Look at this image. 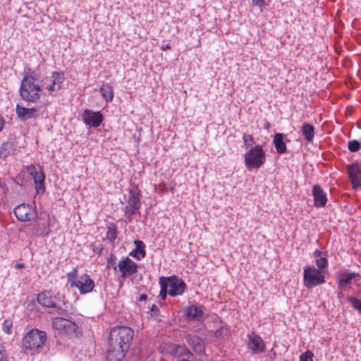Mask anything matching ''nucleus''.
<instances>
[{
  "mask_svg": "<svg viewBox=\"0 0 361 361\" xmlns=\"http://www.w3.org/2000/svg\"><path fill=\"white\" fill-rule=\"evenodd\" d=\"M82 118L86 125L97 128L103 120V116L100 112H92L89 109H85L82 114Z\"/></svg>",
  "mask_w": 361,
  "mask_h": 361,
  "instance_id": "obj_13",
  "label": "nucleus"
},
{
  "mask_svg": "<svg viewBox=\"0 0 361 361\" xmlns=\"http://www.w3.org/2000/svg\"><path fill=\"white\" fill-rule=\"evenodd\" d=\"M100 92H101L103 98L106 102H111L114 98L113 90H112L111 87L108 84L103 85L101 87Z\"/></svg>",
  "mask_w": 361,
  "mask_h": 361,
  "instance_id": "obj_26",
  "label": "nucleus"
},
{
  "mask_svg": "<svg viewBox=\"0 0 361 361\" xmlns=\"http://www.w3.org/2000/svg\"><path fill=\"white\" fill-rule=\"evenodd\" d=\"M301 133L305 140L308 142H312L314 137V127L308 123H303L301 128Z\"/></svg>",
  "mask_w": 361,
  "mask_h": 361,
  "instance_id": "obj_21",
  "label": "nucleus"
},
{
  "mask_svg": "<svg viewBox=\"0 0 361 361\" xmlns=\"http://www.w3.org/2000/svg\"><path fill=\"white\" fill-rule=\"evenodd\" d=\"M312 195L314 198V204L316 207H323L326 205L327 202V197L325 192L319 185H315L313 187Z\"/></svg>",
  "mask_w": 361,
  "mask_h": 361,
  "instance_id": "obj_18",
  "label": "nucleus"
},
{
  "mask_svg": "<svg viewBox=\"0 0 361 361\" xmlns=\"http://www.w3.org/2000/svg\"><path fill=\"white\" fill-rule=\"evenodd\" d=\"M37 230L36 231L37 233H39L41 235H47L49 233V227L47 226L45 224L42 225H37Z\"/></svg>",
  "mask_w": 361,
  "mask_h": 361,
  "instance_id": "obj_35",
  "label": "nucleus"
},
{
  "mask_svg": "<svg viewBox=\"0 0 361 361\" xmlns=\"http://www.w3.org/2000/svg\"><path fill=\"white\" fill-rule=\"evenodd\" d=\"M13 326V322L9 319H5L2 324L3 331L8 334L11 333V329Z\"/></svg>",
  "mask_w": 361,
  "mask_h": 361,
  "instance_id": "obj_34",
  "label": "nucleus"
},
{
  "mask_svg": "<svg viewBox=\"0 0 361 361\" xmlns=\"http://www.w3.org/2000/svg\"><path fill=\"white\" fill-rule=\"evenodd\" d=\"M185 314L189 319L199 321L203 317V307L198 305H191L186 308Z\"/></svg>",
  "mask_w": 361,
  "mask_h": 361,
  "instance_id": "obj_20",
  "label": "nucleus"
},
{
  "mask_svg": "<svg viewBox=\"0 0 361 361\" xmlns=\"http://www.w3.org/2000/svg\"><path fill=\"white\" fill-rule=\"evenodd\" d=\"M118 267L122 273V276L125 278L135 274L137 271V265L130 258L126 257L118 262Z\"/></svg>",
  "mask_w": 361,
  "mask_h": 361,
  "instance_id": "obj_14",
  "label": "nucleus"
},
{
  "mask_svg": "<svg viewBox=\"0 0 361 361\" xmlns=\"http://www.w3.org/2000/svg\"><path fill=\"white\" fill-rule=\"evenodd\" d=\"M348 174L353 186H361V165L353 163L348 166Z\"/></svg>",
  "mask_w": 361,
  "mask_h": 361,
  "instance_id": "obj_16",
  "label": "nucleus"
},
{
  "mask_svg": "<svg viewBox=\"0 0 361 361\" xmlns=\"http://www.w3.org/2000/svg\"><path fill=\"white\" fill-rule=\"evenodd\" d=\"M165 286L171 296L181 295L185 292V283L176 277H169L166 279Z\"/></svg>",
  "mask_w": 361,
  "mask_h": 361,
  "instance_id": "obj_7",
  "label": "nucleus"
},
{
  "mask_svg": "<svg viewBox=\"0 0 361 361\" xmlns=\"http://www.w3.org/2000/svg\"><path fill=\"white\" fill-rule=\"evenodd\" d=\"M246 343L247 348L255 354L260 353L265 349V345L262 338L253 331L247 334Z\"/></svg>",
  "mask_w": 361,
  "mask_h": 361,
  "instance_id": "obj_12",
  "label": "nucleus"
},
{
  "mask_svg": "<svg viewBox=\"0 0 361 361\" xmlns=\"http://www.w3.org/2000/svg\"><path fill=\"white\" fill-rule=\"evenodd\" d=\"M358 275L357 273L355 272H348L344 271L339 275L338 279V286L340 288H343L346 285H349L351 283L352 280Z\"/></svg>",
  "mask_w": 361,
  "mask_h": 361,
  "instance_id": "obj_22",
  "label": "nucleus"
},
{
  "mask_svg": "<svg viewBox=\"0 0 361 361\" xmlns=\"http://www.w3.org/2000/svg\"><path fill=\"white\" fill-rule=\"evenodd\" d=\"M348 301L354 309L361 313V300L355 297H349Z\"/></svg>",
  "mask_w": 361,
  "mask_h": 361,
  "instance_id": "obj_28",
  "label": "nucleus"
},
{
  "mask_svg": "<svg viewBox=\"0 0 361 361\" xmlns=\"http://www.w3.org/2000/svg\"><path fill=\"white\" fill-rule=\"evenodd\" d=\"M134 243L135 248L130 253V255L137 259H141L145 256V245L142 241L138 240H135Z\"/></svg>",
  "mask_w": 361,
  "mask_h": 361,
  "instance_id": "obj_23",
  "label": "nucleus"
},
{
  "mask_svg": "<svg viewBox=\"0 0 361 361\" xmlns=\"http://www.w3.org/2000/svg\"><path fill=\"white\" fill-rule=\"evenodd\" d=\"M13 152V145L11 142H4L0 147V158L6 159L8 155Z\"/></svg>",
  "mask_w": 361,
  "mask_h": 361,
  "instance_id": "obj_27",
  "label": "nucleus"
},
{
  "mask_svg": "<svg viewBox=\"0 0 361 361\" xmlns=\"http://www.w3.org/2000/svg\"><path fill=\"white\" fill-rule=\"evenodd\" d=\"M58 299L56 295H53L50 291H45L37 295V301L42 306L47 307H57Z\"/></svg>",
  "mask_w": 361,
  "mask_h": 361,
  "instance_id": "obj_17",
  "label": "nucleus"
},
{
  "mask_svg": "<svg viewBox=\"0 0 361 361\" xmlns=\"http://www.w3.org/2000/svg\"><path fill=\"white\" fill-rule=\"evenodd\" d=\"M313 353L311 351H307L302 353L300 357V361H313Z\"/></svg>",
  "mask_w": 361,
  "mask_h": 361,
  "instance_id": "obj_36",
  "label": "nucleus"
},
{
  "mask_svg": "<svg viewBox=\"0 0 361 361\" xmlns=\"http://www.w3.org/2000/svg\"><path fill=\"white\" fill-rule=\"evenodd\" d=\"M243 142L245 146L248 147L253 144V137L250 135H244L243 137Z\"/></svg>",
  "mask_w": 361,
  "mask_h": 361,
  "instance_id": "obj_37",
  "label": "nucleus"
},
{
  "mask_svg": "<svg viewBox=\"0 0 361 361\" xmlns=\"http://www.w3.org/2000/svg\"><path fill=\"white\" fill-rule=\"evenodd\" d=\"M47 340L44 331L38 329L30 330L23 339V348L25 351H30L32 354L38 353Z\"/></svg>",
  "mask_w": 361,
  "mask_h": 361,
  "instance_id": "obj_3",
  "label": "nucleus"
},
{
  "mask_svg": "<svg viewBox=\"0 0 361 361\" xmlns=\"http://www.w3.org/2000/svg\"><path fill=\"white\" fill-rule=\"evenodd\" d=\"M64 78V74L62 72H53L50 77H47L43 80L42 85L51 93L61 88Z\"/></svg>",
  "mask_w": 361,
  "mask_h": 361,
  "instance_id": "obj_11",
  "label": "nucleus"
},
{
  "mask_svg": "<svg viewBox=\"0 0 361 361\" xmlns=\"http://www.w3.org/2000/svg\"><path fill=\"white\" fill-rule=\"evenodd\" d=\"M16 110L19 118L23 121L35 117L38 111L36 108H25L19 104L16 105Z\"/></svg>",
  "mask_w": 361,
  "mask_h": 361,
  "instance_id": "obj_19",
  "label": "nucleus"
},
{
  "mask_svg": "<svg viewBox=\"0 0 361 361\" xmlns=\"http://www.w3.org/2000/svg\"><path fill=\"white\" fill-rule=\"evenodd\" d=\"M185 339L196 353L202 354L204 353V343L199 336L194 334H187L185 336Z\"/></svg>",
  "mask_w": 361,
  "mask_h": 361,
  "instance_id": "obj_15",
  "label": "nucleus"
},
{
  "mask_svg": "<svg viewBox=\"0 0 361 361\" xmlns=\"http://www.w3.org/2000/svg\"><path fill=\"white\" fill-rule=\"evenodd\" d=\"M314 254H315L316 255H318V256H319V255H320V252H319V251H315Z\"/></svg>",
  "mask_w": 361,
  "mask_h": 361,
  "instance_id": "obj_45",
  "label": "nucleus"
},
{
  "mask_svg": "<svg viewBox=\"0 0 361 361\" xmlns=\"http://www.w3.org/2000/svg\"><path fill=\"white\" fill-rule=\"evenodd\" d=\"M34 179V181L36 185V190L37 192H44V174L42 172V168L39 169L37 173L32 176Z\"/></svg>",
  "mask_w": 361,
  "mask_h": 361,
  "instance_id": "obj_24",
  "label": "nucleus"
},
{
  "mask_svg": "<svg viewBox=\"0 0 361 361\" xmlns=\"http://www.w3.org/2000/svg\"><path fill=\"white\" fill-rule=\"evenodd\" d=\"M53 326L59 334L66 335L75 334L77 327L75 322L62 317L55 318L53 320Z\"/></svg>",
  "mask_w": 361,
  "mask_h": 361,
  "instance_id": "obj_8",
  "label": "nucleus"
},
{
  "mask_svg": "<svg viewBox=\"0 0 361 361\" xmlns=\"http://www.w3.org/2000/svg\"><path fill=\"white\" fill-rule=\"evenodd\" d=\"M348 149L352 152H356L361 148V144L358 140H350L348 143Z\"/></svg>",
  "mask_w": 361,
  "mask_h": 361,
  "instance_id": "obj_30",
  "label": "nucleus"
},
{
  "mask_svg": "<svg viewBox=\"0 0 361 361\" xmlns=\"http://www.w3.org/2000/svg\"><path fill=\"white\" fill-rule=\"evenodd\" d=\"M140 206V195L137 189L130 190L129 199L125 207V214L128 216L129 221L131 220L132 216L135 214Z\"/></svg>",
  "mask_w": 361,
  "mask_h": 361,
  "instance_id": "obj_9",
  "label": "nucleus"
},
{
  "mask_svg": "<svg viewBox=\"0 0 361 361\" xmlns=\"http://www.w3.org/2000/svg\"><path fill=\"white\" fill-rule=\"evenodd\" d=\"M16 218L21 221H30L37 218V214L34 209L29 204H21L14 209Z\"/></svg>",
  "mask_w": 361,
  "mask_h": 361,
  "instance_id": "obj_10",
  "label": "nucleus"
},
{
  "mask_svg": "<svg viewBox=\"0 0 361 361\" xmlns=\"http://www.w3.org/2000/svg\"><path fill=\"white\" fill-rule=\"evenodd\" d=\"M315 264H316L317 267H318L317 269L322 271V269H324L325 268L327 267L328 260L324 257H319L315 260Z\"/></svg>",
  "mask_w": 361,
  "mask_h": 361,
  "instance_id": "obj_31",
  "label": "nucleus"
},
{
  "mask_svg": "<svg viewBox=\"0 0 361 361\" xmlns=\"http://www.w3.org/2000/svg\"><path fill=\"white\" fill-rule=\"evenodd\" d=\"M303 278L304 285L309 289L325 283L323 271L314 267L307 266L304 269Z\"/></svg>",
  "mask_w": 361,
  "mask_h": 361,
  "instance_id": "obj_5",
  "label": "nucleus"
},
{
  "mask_svg": "<svg viewBox=\"0 0 361 361\" xmlns=\"http://www.w3.org/2000/svg\"><path fill=\"white\" fill-rule=\"evenodd\" d=\"M25 267L24 264H17L16 267V269H22Z\"/></svg>",
  "mask_w": 361,
  "mask_h": 361,
  "instance_id": "obj_43",
  "label": "nucleus"
},
{
  "mask_svg": "<svg viewBox=\"0 0 361 361\" xmlns=\"http://www.w3.org/2000/svg\"><path fill=\"white\" fill-rule=\"evenodd\" d=\"M273 142L278 153L282 154L286 152V147L281 133H276L274 135Z\"/></svg>",
  "mask_w": 361,
  "mask_h": 361,
  "instance_id": "obj_25",
  "label": "nucleus"
},
{
  "mask_svg": "<svg viewBox=\"0 0 361 361\" xmlns=\"http://www.w3.org/2000/svg\"><path fill=\"white\" fill-rule=\"evenodd\" d=\"M150 311L152 312V314H156L157 312L158 311V308L156 305H152L150 308Z\"/></svg>",
  "mask_w": 361,
  "mask_h": 361,
  "instance_id": "obj_41",
  "label": "nucleus"
},
{
  "mask_svg": "<svg viewBox=\"0 0 361 361\" xmlns=\"http://www.w3.org/2000/svg\"><path fill=\"white\" fill-rule=\"evenodd\" d=\"M67 279L71 287L78 288L81 294L90 293L94 287V282L87 274L78 276V270L75 268L67 274Z\"/></svg>",
  "mask_w": 361,
  "mask_h": 361,
  "instance_id": "obj_4",
  "label": "nucleus"
},
{
  "mask_svg": "<svg viewBox=\"0 0 361 361\" xmlns=\"http://www.w3.org/2000/svg\"><path fill=\"white\" fill-rule=\"evenodd\" d=\"M37 80H38L37 75L33 72L23 78L20 88V94L24 100L36 102L39 99L42 90L41 86L35 82Z\"/></svg>",
  "mask_w": 361,
  "mask_h": 361,
  "instance_id": "obj_2",
  "label": "nucleus"
},
{
  "mask_svg": "<svg viewBox=\"0 0 361 361\" xmlns=\"http://www.w3.org/2000/svg\"><path fill=\"white\" fill-rule=\"evenodd\" d=\"M106 238L110 242H114L116 238V229L114 226L109 227Z\"/></svg>",
  "mask_w": 361,
  "mask_h": 361,
  "instance_id": "obj_33",
  "label": "nucleus"
},
{
  "mask_svg": "<svg viewBox=\"0 0 361 361\" xmlns=\"http://www.w3.org/2000/svg\"><path fill=\"white\" fill-rule=\"evenodd\" d=\"M147 300V296L145 294H142L139 298V301H145Z\"/></svg>",
  "mask_w": 361,
  "mask_h": 361,
  "instance_id": "obj_42",
  "label": "nucleus"
},
{
  "mask_svg": "<svg viewBox=\"0 0 361 361\" xmlns=\"http://www.w3.org/2000/svg\"><path fill=\"white\" fill-rule=\"evenodd\" d=\"M134 335L128 326H116L110 333L108 358L110 361H121L126 355Z\"/></svg>",
  "mask_w": 361,
  "mask_h": 361,
  "instance_id": "obj_1",
  "label": "nucleus"
},
{
  "mask_svg": "<svg viewBox=\"0 0 361 361\" xmlns=\"http://www.w3.org/2000/svg\"><path fill=\"white\" fill-rule=\"evenodd\" d=\"M160 283H161V291H160V295H161V298L163 300H164L166 298V293H168V289L165 286V282L164 281H162V279H161Z\"/></svg>",
  "mask_w": 361,
  "mask_h": 361,
  "instance_id": "obj_39",
  "label": "nucleus"
},
{
  "mask_svg": "<svg viewBox=\"0 0 361 361\" xmlns=\"http://www.w3.org/2000/svg\"><path fill=\"white\" fill-rule=\"evenodd\" d=\"M176 352L177 354H179L180 355H186L188 356L187 358L191 357L192 355L190 353V351L186 348L185 346L178 345L176 348Z\"/></svg>",
  "mask_w": 361,
  "mask_h": 361,
  "instance_id": "obj_32",
  "label": "nucleus"
},
{
  "mask_svg": "<svg viewBox=\"0 0 361 361\" xmlns=\"http://www.w3.org/2000/svg\"><path fill=\"white\" fill-rule=\"evenodd\" d=\"M40 169L41 167L39 166H37L33 164H31L30 166L27 167V171L31 176H33L37 173V171Z\"/></svg>",
  "mask_w": 361,
  "mask_h": 361,
  "instance_id": "obj_38",
  "label": "nucleus"
},
{
  "mask_svg": "<svg viewBox=\"0 0 361 361\" xmlns=\"http://www.w3.org/2000/svg\"><path fill=\"white\" fill-rule=\"evenodd\" d=\"M169 45L166 46V49H169Z\"/></svg>",
  "mask_w": 361,
  "mask_h": 361,
  "instance_id": "obj_46",
  "label": "nucleus"
},
{
  "mask_svg": "<svg viewBox=\"0 0 361 361\" xmlns=\"http://www.w3.org/2000/svg\"><path fill=\"white\" fill-rule=\"evenodd\" d=\"M269 123H264V128L266 129V130H269Z\"/></svg>",
  "mask_w": 361,
  "mask_h": 361,
  "instance_id": "obj_44",
  "label": "nucleus"
},
{
  "mask_svg": "<svg viewBox=\"0 0 361 361\" xmlns=\"http://www.w3.org/2000/svg\"><path fill=\"white\" fill-rule=\"evenodd\" d=\"M265 157L261 146L252 147L245 154V164L247 169L259 168L264 162Z\"/></svg>",
  "mask_w": 361,
  "mask_h": 361,
  "instance_id": "obj_6",
  "label": "nucleus"
},
{
  "mask_svg": "<svg viewBox=\"0 0 361 361\" xmlns=\"http://www.w3.org/2000/svg\"><path fill=\"white\" fill-rule=\"evenodd\" d=\"M252 4L255 6H262L264 5V0H252Z\"/></svg>",
  "mask_w": 361,
  "mask_h": 361,
  "instance_id": "obj_40",
  "label": "nucleus"
},
{
  "mask_svg": "<svg viewBox=\"0 0 361 361\" xmlns=\"http://www.w3.org/2000/svg\"><path fill=\"white\" fill-rule=\"evenodd\" d=\"M229 331L226 327L221 326L215 332V336L219 339H224L228 336Z\"/></svg>",
  "mask_w": 361,
  "mask_h": 361,
  "instance_id": "obj_29",
  "label": "nucleus"
}]
</instances>
